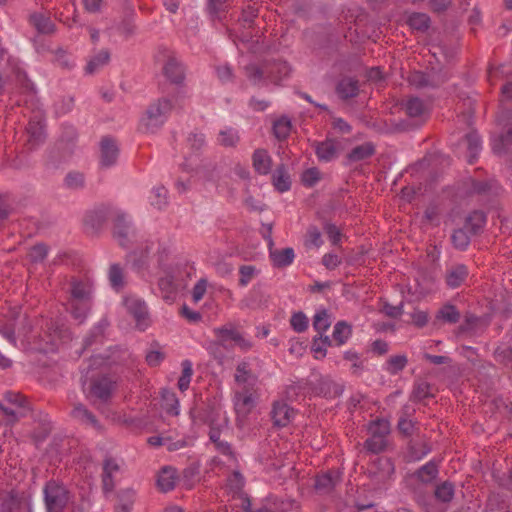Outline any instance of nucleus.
Returning <instances> with one entry per match:
<instances>
[{"label": "nucleus", "instance_id": "nucleus-1", "mask_svg": "<svg viewBox=\"0 0 512 512\" xmlns=\"http://www.w3.org/2000/svg\"><path fill=\"white\" fill-rule=\"evenodd\" d=\"M237 389L235 391L234 406L236 413L247 416L255 407L257 393V378L252 373L246 362L238 364L235 371Z\"/></svg>", "mask_w": 512, "mask_h": 512}, {"label": "nucleus", "instance_id": "nucleus-2", "mask_svg": "<svg viewBox=\"0 0 512 512\" xmlns=\"http://www.w3.org/2000/svg\"><path fill=\"white\" fill-rule=\"evenodd\" d=\"M93 284L88 278H72L69 284L67 310L72 317L82 322L92 304Z\"/></svg>", "mask_w": 512, "mask_h": 512}, {"label": "nucleus", "instance_id": "nucleus-3", "mask_svg": "<svg viewBox=\"0 0 512 512\" xmlns=\"http://www.w3.org/2000/svg\"><path fill=\"white\" fill-rule=\"evenodd\" d=\"M291 73V68L285 61H274L265 63L259 67L256 64H250L246 67V75L254 84H264L271 82L279 84Z\"/></svg>", "mask_w": 512, "mask_h": 512}, {"label": "nucleus", "instance_id": "nucleus-4", "mask_svg": "<svg viewBox=\"0 0 512 512\" xmlns=\"http://www.w3.org/2000/svg\"><path fill=\"white\" fill-rule=\"evenodd\" d=\"M156 254L158 265L166 273L165 277L160 278L159 287L167 293H172L177 290L179 282L182 280L179 263L172 257V251L168 247L158 245Z\"/></svg>", "mask_w": 512, "mask_h": 512}, {"label": "nucleus", "instance_id": "nucleus-5", "mask_svg": "<svg viewBox=\"0 0 512 512\" xmlns=\"http://www.w3.org/2000/svg\"><path fill=\"white\" fill-rule=\"evenodd\" d=\"M172 108V102L167 98L153 102L140 119V131L144 133L155 132L166 122Z\"/></svg>", "mask_w": 512, "mask_h": 512}, {"label": "nucleus", "instance_id": "nucleus-6", "mask_svg": "<svg viewBox=\"0 0 512 512\" xmlns=\"http://www.w3.org/2000/svg\"><path fill=\"white\" fill-rule=\"evenodd\" d=\"M0 333L8 342L16 346L17 339L23 345H31V337H35L37 332L30 327V322L26 316L18 314L15 319L0 328Z\"/></svg>", "mask_w": 512, "mask_h": 512}, {"label": "nucleus", "instance_id": "nucleus-7", "mask_svg": "<svg viewBox=\"0 0 512 512\" xmlns=\"http://www.w3.org/2000/svg\"><path fill=\"white\" fill-rule=\"evenodd\" d=\"M227 417L225 412L215 410L209 418V437L210 441L214 444L215 449L222 453L223 456L231 459L230 446L226 441L220 439L222 433L227 431Z\"/></svg>", "mask_w": 512, "mask_h": 512}, {"label": "nucleus", "instance_id": "nucleus-8", "mask_svg": "<svg viewBox=\"0 0 512 512\" xmlns=\"http://www.w3.org/2000/svg\"><path fill=\"white\" fill-rule=\"evenodd\" d=\"M113 388L114 382L106 376L92 377L89 382L83 381L84 392L94 402H106L110 398Z\"/></svg>", "mask_w": 512, "mask_h": 512}, {"label": "nucleus", "instance_id": "nucleus-9", "mask_svg": "<svg viewBox=\"0 0 512 512\" xmlns=\"http://www.w3.org/2000/svg\"><path fill=\"white\" fill-rule=\"evenodd\" d=\"M123 306L135 320L137 328L144 331L149 325L146 303L136 295H128L123 299Z\"/></svg>", "mask_w": 512, "mask_h": 512}, {"label": "nucleus", "instance_id": "nucleus-10", "mask_svg": "<svg viewBox=\"0 0 512 512\" xmlns=\"http://www.w3.org/2000/svg\"><path fill=\"white\" fill-rule=\"evenodd\" d=\"M216 340L224 347L238 346L247 350L252 346L251 341L245 339L243 335L232 325H225L214 329Z\"/></svg>", "mask_w": 512, "mask_h": 512}, {"label": "nucleus", "instance_id": "nucleus-11", "mask_svg": "<svg viewBox=\"0 0 512 512\" xmlns=\"http://www.w3.org/2000/svg\"><path fill=\"white\" fill-rule=\"evenodd\" d=\"M48 512H60L68 503V492L56 482H49L44 489Z\"/></svg>", "mask_w": 512, "mask_h": 512}, {"label": "nucleus", "instance_id": "nucleus-12", "mask_svg": "<svg viewBox=\"0 0 512 512\" xmlns=\"http://www.w3.org/2000/svg\"><path fill=\"white\" fill-rule=\"evenodd\" d=\"M113 235L122 247H126L135 238V231L130 224L128 215L120 213L116 216Z\"/></svg>", "mask_w": 512, "mask_h": 512}, {"label": "nucleus", "instance_id": "nucleus-13", "mask_svg": "<svg viewBox=\"0 0 512 512\" xmlns=\"http://www.w3.org/2000/svg\"><path fill=\"white\" fill-rule=\"evenodd\" d=\"M158 62H163L164 76L173 83H180L184 78V70L177 58L172 53L158 56Z\"/></svg>", "mask_w": 512, "mask_h": 512}, {"label": "nucleus", "instance_id": "nucleus-14", "mask_svg": "<svg viewBox=\"0 0 512 512\" xmlns=\"http://www.w3.org/2000/svg\"><path fill=\"white\" fill-rule=\"evenodd\" d=\"M244 479L238 472H234L227 480L226 489L234 499L241 502V509L250 512V500L243 493Z\"/></svg>", "mask_w": 512, "mask_h": 512}, {"label": "nucleus", "instance_id": "nucleus-15", "mask_svg": "<svg viewBox=\"0 0 512 512\" xmlns=\"http://www.w3.org/2000/svg\"><path fill=\"white\" fill-rule=\"evenodd\" d=\"M271 415L274 425L278 427H286L292 422L296 412L287 403L283 401H276L273 404Z\"/></svg>", "mask_w": 512, "mask_h": 512}, {"label": "nucleus", "instance_id": "nucleus-16", "mask_svg": "<svg viewBox=\"0 0 512 512\" xmlns=\"http://www.w3.org/2000/svg\"><path fill=\"white\" fill-rule=\"evenodd\" d=\"M340 150V143L331 139L315 144V153L322 162H330L336 159Z\"/></svg>", "mask_w": 512, "mask_h": 512}, {"label": "nucleus", "instance_id": "nucleus-17", "mask_svg": "<svg viewBox=\"0 0 512 512\" xmlns=\"http://www.w3.org/2000/svg\"><path fill=\"white\" fill-rule=\"evenodd\" d=\"M377 484H385L394 474V466L390 459L379 458L371 470Z\"/></svg>", "mask_w": 512, "mask_h": 512}, {"label": "nucleus", "instance_id": "nucleus-18", "mask_svg": "<svg viewBox=\"0 0 512 512\" xmlns=\"http://www.w3.org/2000/svg\"><path fill=\"white\" fill-rule=\"evenodd\" d=\"M118 158V147L114 140L104 138L101 141V158L100 164L102 167L109 168L113 166Z\"/></svg>", "mask_w": 512, "mask_h": 512}, {"label": "nucleus", "instance_id": "nucleus-19", "mask_svg": "<svg viewBox=\"0 0 512 512\" xmlns=\"http://www.w3.org/2000/svg\"><path fill=\"white\" fill-rule=\"evenodd\" d=\"M252 165L258 174H269L272 168V158L268 151L262 148L256 149L252 155Z\"/></svg>", "mask_w": 512, "mask_h": 512}, {"label": "nucleus", "instance_id": "nucleus-20", "mask_svg": "<svg viewBox=\"0 0 512 512\" xmlns=\"http://www.w3.org/2000/svg\"><path fill=\"white\" fill-rule=\"evenodd\" d=\"M63 331L58 328L54 329L53 332L50 330L46 332L45 338L42 340L45 342L44 344H35L32 346V349L39 350L44 353H48L58 348L59 344L63 342Z\"/></svg>", "mask_w": 512, "mask_h": 512}, {"label": "nucleus", "instance_id": "nucleus-21", "mask_svg": "<svg viewBox=\"0 0 512 512\" xmlns=\"http://www.w3.org/2000/svg\"><path fill=\"white\" fill-rule=\"evenodd\" d=\"M28 141L32 146L38 145L44 137V125L41 115H35L27 127Z\"/></svg>", "mask_w": 512, "mask_h": 512}, {"label": "nucleus", "instance_id": "nucleus-22", "mask_svg": "<svg viewBox=\"0 0 512 512\" xmlns=\"http://www.w3.org/2000/svg\"><path fill=\"white\" fill-rule=\"evenodd\" d=\"M272 182L276 190L286 192L291 187V178L285 165H279L272 174Z\"/></svg>", "mask_w": 512, "mask_h": 512}, {"label": "nucleus", "instance_id": "nucleus-23", "mask_svg": "<svg viewBox=\"0 0 512 512\" xmlns=\"http://www.w3.org/2000/svg\"><path fill=\"white\" fill-rule=\"evenodd\" d=\"M177 480L176 470L172 467H164L158 474L157 485L161 491L167 492L174 488Z\"/></svg>", "mask_w": 512, "mask_h": 512}, {"label": "nucleus", "instance_id": "nucleus-24", "mask_svg": "<svg viewBox=\"0 0 512 512\" xmlns=\"http://www.w3.org/2000/svg\"><path fill=\"white\" fill-rule=\"evenodd\" d=\"M468 270L464 265H455L447 270L446 282L451 288L459 287L467 278Z\"/></svg>", "mask_w": 512, "mask_h": 512}, {"label": "nucleus", "instance_id": "nucleus-25", "mask_svg": "<svg viewBox=\"0 0 512 512\" xmlns=\"http://www.w3.org/2000/svg\"><path fill=\"white\" fill-rule=\"evenodd\" d=\"M339 479V473L329 471L318 475L315 480V488L317 491L321 493H327L335 486L336 482Z\"/></svg>", "mask_w": 512, "mask_h": 512}, {"label": "nucleus", "instance_id": "nucleus-26", "mask_svg": "<svg viewBox=\"0 0 512 512\" xmlns=\"http://www.w3.org/2000/svg\"><path fill=\"white\" fill-rule=\"evenodd\" d=\"M404 109L412 118H421L427 113V105L417 97H409L404 104Z\"/></svg>", "mask_w": 512, "mask_h": 512}, {"label": "nucleus", "instance_id": "nucleus-27", "mask_svg": "<svg viewBox=\"0 0 512 512\" xmlns=\"http://www.w3.org/2000/svg\"><path fill=\"white\" fill-rule=\"evenodd\" d=\"M148 443L151 446H165L169 451H175L184 447L185 442L183 440L173 441L171 436L168 435H156L148 438Z\"/></svg>", "mask_w": 512, "mask_h": 512}, {"label": "nucleus", "instance_id": "nucleus-28", "mask_svg": "<svg viewBox=\"0 0 512 512\" xmlns=\"http://www.w3.org/2000/svg\"><path fill=\"white\" fill-rule=\"evenodd\" d=\"M71 416L87 425L96 426L97 420L95 416L82 404H75L72 411Z\"/></svg>", "mask_w": 512, "mask_h": 512}, {"label": "nucleus", "instance_id": "nucleus-29", "mask_svg": "<svg viewBox=\"0 0 512 512\" xmlns=\"http://www.w3.org/2000/svg\"><path fill=\"white\" fill-rule=\"evenodd\" d=\"M134 503V491L125 489L119 492L115 512H131Z\"/></svg>", "mask_w": 512, "mask_h": 512}, {"label": "nucleus", "instance_id": "nucleus-30", "mask_svg": "<svg viewBox=\"0 0 512 512\" xmlns=\"http://www.w3.org/2000/svg\"><path fill=\"white\" fill-rule=\"evenodd\" d=\"M438 470L434 462L430 461L416 471L414 476L421 483H430L437 476Z\"/></svg>", "mask_w": 512, "mask_h": 512}, {"label": "nucleus", "instance_id": "nucleus-31", "mask_svg": "<svg viewBox=\"0 0 512 512\" xmlns=\"http://www.w3.org/2000/svg\"><path fill=\"white\" fill-rule=\"evenodd\" d=\"M270 257L276 266L283 267L290 265L294 259V251L292 248H285L283 250H271Z\"/></svg>", "mask_w": 512, "mask_h": 512}, {"label": "nucleus", "instance_id": "nucleus-32", "mask_svg": "<svg viewBox=\"0 0 512 512\" xmlns=\"http://www.w3.org/2000/svg\"><path fill=\"white\" fill-rule=\"evenodd\" d=\"M486 217L483 212L474 211L466 219L465 229L471 234H476L484 226Z\"/></svg>", "mask_w": 512, "mask_h": 512}, {"label": "nucleus", "instance_id": "nucleus-33", "mask_svg": "<svg viewBox=\"0 0 512 512\" xmlns=\"http://www.w3.org/2000/svg\"><path fill=\"white\" fill-rule=\"evenodd\" d=\"M337 91L342 98L353 97L358 92V83L352 78H343L337 86Z\"/></svg>", "mask_w": 512, "mask_h": 512}, {"label": "nucleus", "instance_id": "nucleus-34", "mask_svg": "<svg viewBox=\"0 0 512 512\" xmlns=\"http://www.w3.org/2000/svg\"><path fill=\"white\" fill-rule=\"evenodd\" d=\"M162 405L167 413L171 415L179 414V401L174 392L170 390H163Z\"/></svg>", "mask_w": 512, "mask_h": 512}, {"label": "nucleus", "instance_id": "nucleus-35", "mask_svg": "<svg viewBox=\"0 0 512 512\" xmlns=\"http://www.w3.org/2000/svg\"><path fill=\"white\" fill-rule=\"evenodd\" d=\"M149 201L157 209H163L167 201V189L163 186L154 187L150 193Z\"/></svg>", "mask_w": 512, "mask_h": 512}, {"label": "nucleus", "instance_id": "nucleus-36", "mask_svg": "<svg viewBox=\"0 0 512 512\" xmlns=\"http://www.w3.org/2000/svg\"><path fill=\"white\" fill-rule=\"evenodd\" d=\"M211 289H213V285L206 278L199 279L191 291L192 301L200 302Z\"/></svg>", "mask_w": 512, "mask_h": 512}, {"label": "nucleus", "instance_id": "nucleus-37", "mask_svg": "<svg viewBox=\"0 0 512 512\" xmlns=\"http://www.w3.org/2000/svg\"><path fill=\"white\" fill-rule=\"evenodd\" d=\"M108 279L110 285L117 291L124 286V271L118 264H113L109 268Z\"/></svg>", "mask_w": 512, "mask_h": 512}, {"label": "nucleus", "instance_id": "nucleus-38", "mask_svg": "<svg viewBox=\"0 0 512 512\" xmlns=\"http://www.w3.org/2000/svg\"><path fill=\"white\" fill-rule=\"evenodd\" d=\"M291 122L286 117L277 119L273 124V132L278 140H285L291 132Z\"/></svg>", "mask_w": 512, "mask_h": 512}, {"label": "nucleus", "instance_id": "nucleus-39", "mask_svg": "<svg viewBox=\"0 0 512 512\" xmlns=\"http://www.w3.org/2000/svg\"><path fill=\"white\" fill-rule=\"evenodd\" d=\"M351 336V327L344 321L338 322L334 326L333 340L337 345H343Z\"/></svg>", "mask_w": 512, "mask_h": 512}, {"label": "nucleus", "instance_id": "nucleus-40", "mask_svg": "<svg viewBox=\"0 0 512 512\" xmlns=\"http://www.w3.org/2000/svg\"><path fill=\"white\" fill-rule=\"evenodd\" d=\"M370 435L387 438L390 433V423L385 419H376L369 424Z\"/></svg>", "mask_w": 512, "mask_h": 512}, {"label": "nucleus", "instance_id": "nucleus-41", "mask_svg": "<svg viewBox=\"0 0 512 512\" xmlns=\"http://www.w3.org/2000/svg\"><path fill=\"white\" fill-rule=\"evenodd\" d=\"M182 374L178 380V388L184 392L189 388L191 378L193 375L192 363L189 360H184L181 364Z\"/></svg>", "mask_w": 512, "mask_h": 512}, {"label": "nucleus", "instance_id": "nucleus-42", "mask_svg": "<svg viewBox=\"0 0 512 512\" xmlns=\"http://www.w3.org/2000/svg\"><path fill=\"white\" fill-rule=\"evenodd\" d=\"M238 131L233 128L221 130L218 136V142L226 147H233L239 141Z\"/></svg>", "mask_w": 512, "mask_h": 512}, {"label": "nucleus", "instance_id": "nucleus-43", "mask_svg": "<svg viewBox=\"0 0 512 512\" xmlns=\"http://www.w3.org/2000/svg\"><path fill=\"white\" fill-rule=\"evenodd\" d=\"M109 60V53L106 50H102L95 54L88 62L86 71L88 73L96 72L100 67L104 66Z\"/></svg>", "mask_w": 512, "mask_h": 512}, {"label": "nucleus", "instance_id": "nucleus-44", "mask_svg": "<svg viewBox=\"0 0 512 512\" xmlns=\"http://www.w3.org/2000/svg\"><path fill=\"white\" fill-rule=\"evenodd\" d=\"M30 20L36 29L41 33H50L53 31V23L48 17L42 14H33Z\"/></svg>", "mask_w": 512, "mask_h": 512}, {"label": "nucleus", "instance_id": "nucleus-45", "mask_svg": "<svg viewBox=\"0 0 512 512\" xmlns=\"http://www.w3.org/2000/svg\"><path fill=\"white\" fill-rule=\"evenodd\" d=\"M331 325V320L325 310L318 311L314 316L313 327L321 336Z\"/></svg>", "mask_w": 512, "mask_h": 512}, {"label": "nucleus", "instance_id": "nucleus-46", "mask_svg": "<svg viewBox=\"0 0 512 512\" xmlns=\"http://www.w3.org/2000/svg\"><path fill=\"white\" fill-rule=\"evenodd\" d=\"M374 152V147L370 143H365L355 147L349 154L352 161H360L370 157Z\"/></svg>", "mask_w": 512, "mask_h": 512}, {"label": "nucleus", "instance_id": "nucleus-47", "mask_svg": "<svg viewBox=\"0 0 512 512\" xmlns=\"http://www.w3.org/2000/svg\"><path fill=\"white\" fill-rule=\"evenodd\" d=\"M331 345V340L328 336H319L314 338L312 350L316 359L323 358L326 355L327 347Z\"/></svg>", "mask_w": 512, "mask_h": 512}, {"label": "nucleus", "instance_id": "nucleus-48", "mask_svg": "<svg viewBox=\"0 0 512 512\" xmlns=\"http://www.w3.org/2000/svg\"><path fill=\"white\" fill-rule=\"evenodd\" d=\"M119 470V465L114 459H107L103 467V485L104 489L107 490L112 485L111 478L115 472Z\"/></svg>", "mask_w": 512, "mask_h": 512}, {"label": "nucleus", "instance_id": "nucleus-49", "mask_svg": "<svg viewBox=\"0 0 512 512\" xmlns=\"http://www.w3.org/2000/svg\"><path fill=\"white\" fill-rule=\"evenodd\" d=\"M199 465L192 463L183 471V482L187 488H191L199 480Z\"/></svg>", "mask_w": 512, "mask_h": 512}, {"label": "nucleus", "instance_id": "nucleus-50", "mask_svg": "<svg viewBox=\"0 0 512 512\" xmlns=\"http://www.w3.org/2000/svg\"><path fill=\"white\" fill-rule=\"evenodd\" d=\"M437 318L447 323H456L460 318V313L454 306L445 305L442 309L439 310Z\"/></svg>", "mask_w": 512, "mask_h": 512}, {"label": "nucleus", "instance_id": "nucleus-51", "mask_svg": "<svg viewBox=\"0 0 512 512\" xmlns=\"http://www.w3.org/2000/svg\"><path fill=\"white\" fill-rule=\"evenodd\" d=\"M408 23L412 29L425 30L429 25V17L424 13H413L408 18Z\"/></svg>", "mask_w": 512, "mask_h": 512}, {"label": "nucleus", "instance_id": "nucleus-52", "mask_svg": "<svg viewBox=\"0 0 512 512\" xmlns=\"http://www.w3.org/2000/svg\"><path fill=\"white\" fill-rule=\"evenodd\" d=\"M387 445V438L378 435L370 437L365 442V447L372 453H379L385 449Z\"/></svg>", "mask_w": 512, "mask_h": 512}, {"label": "nucleus", "instance_id": "nucleus-53", "mask_svg": "<svg viewBox=\"0 0 512 512\" xmlns=\"http://www.w3.org/2000/svg\"><path fill=\"white\" fill-rule=\"evenodd\" d=\"M407 364V358L404 355L391 356L387 363L386 369L392 374H396L401 371Z\"/></svg>", "mask_w": 512, "mask_h": 512}, {"label": "nucleus", "instance_id": "nucleus-54", "mask_svg": "<svg viewBox=\"0 0 512 512\" xmlns=\"http://www.w3.org/2000/svg\"><path fill=\"white\" fill-rule=\"evenodd\" d=\"M305 244L308 247L319 248L323 244L321 233L318 228L312 226L307 230Z\"/></svg>", "mask_w": 512, "mask_h": 512}, {"label": "nucleus", "instance_id": "nucleus-55", "mask_svg": "<svg viewBox=\"0 0 512 512\" xmlns=\"http://www.w3.org/2000/svg\"><path fill=\"white\" fill-rule=\"evenodd\" d=\"M205 138L201 133H191L187 137L186 145L191 152L196 153L204 146Z\"/></svg>", "mask_w": 512, "mask_h": 512}, {"label": "nucleus", "instance_id": "nucleus-56", "mask_svg": "<svg viewBox=\"0 0 512 512\" xmlns=\"http://www.w3.org/2000/svg\"><path fill=\"white\" fill-rule=\"evenodd\" d=\"M321 179V172L317 168H309L302 173L301 180L305 186L312 187Z\"/></svg>", "mask_w": 512, "mask_h": 512}, {"label": "nucleus", "instance_id": "nucleus-57", "mask_svg": "<svg viewBox=\"0 0 512 512\" xmlns=\"http://www.w3.org/2000/svg\"><path fill=\"white\" fill-rule=\"evenodd\" d=\"M454 494V489L452 484L448 482H444L443 484L439 485L435 490V496L437 499L448 502L452 499Z\"/></svg>", "mask_w": 512, "mask_h": 512}, {"label": "nucleus", "instance_id": "nucleus-58", "mask_svg": "<svg viewBox=\"0 0 512 512\" xmlns=\"http://www.w3.org/2000/svg\"><path fill=\"white\" fill-rule=\"evenodd\" d=\"M452 242L458 249H465L469 244V235L466 229H458L452 234Z\"/></svg>", "mask_w": 512, "mask_h": 512}, {"label": "nucleus", "instance_id": "nucleus-59", "mask_svg": "<svg viewBox=\"0 0 512 512\" xmlns=\"http://www.w3.org/2000/svg\"><path fill=\"white\" fill-rule=\"evenodd\" d=\"M256 273H257V270L254 266H251V265L242 266L239 270L240 285L247 286L252 281V279L256 276Z\"/></svg>", "mask_w": 512, "mask_h": 512}, {"label": "nucleus", "instance_id": "nucleus-60", "mask_svg": "<svg viewBox=\"0 0 512 512\" xmlns=\"http://www.w3.org/2000/svg\"><path fill=\"white\" fill-rule=\"evenodd\" d=\"M292 328L296 332H303L308 327V318L302 312L294 313L290 320Z\"/></svg>", "mask_w": 512, "mask_h": 512}, {"label": "nucleus", "instance_id": "nucleus-61", "mask_svg": "<svg viewBox=\"0 0 512 512\" xmlns=\"http://www.w3.org/2000/svg\"><path fill=\"white\" fill-rule=\"evenodd\" d=\"M47 253L48 248L46 245L37 244L30 249L28 257L32 262L37 263L41 262L47 256Z\"/></svg>", "mask_w": 512, "mask_h": 512}, {"label": "nucleus", "instance_id": "nucleus-62", "mask_svg": "<svg viewBox=\"0 0 512 512\" xmlns=\"http://www.w3.org/2000/svg\"><path fill=\"white\" fill-rule=\"evenodd\" d=\"M465 143L467 144L471 157L476 156L481 148L479 136L476 133H469L465 137Z\"/></svg>", "mask_w": 512, "mask_h": 512}, {"label": "nucleus", "instance_id": "nucleus-63", "mask_svg": "<svg viewBox=\"0 0 512 512\" xmlns=\"http://www.w3.org/2000/svg\"><path fill=\"white\" fill-rule=\"evenodd\" d=\"M65 184L72 189L80 188L84 185V176L80 172H70L65 178Z\"/></svg>", "mask_w": 512, "mask_h": 512}, {"label": "nucleus", "instance_id": "nucleus-64", "mask_svg": "<svg viewBox=\"0 0 512 512\" xmlns=\"http://www.w3.org/2000/svg\"><path fill=\"white\" fill-rule=\"evenodd\" d=\"M0 414L3 415L7 419L8 423H13L19 417H21L24 413H23V409H19V408L12 409V408L5 407L0 404Z\"/></svg>", "mask_w": 512, "mask_h": 512}]
</instances>
